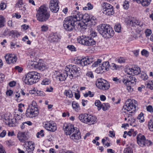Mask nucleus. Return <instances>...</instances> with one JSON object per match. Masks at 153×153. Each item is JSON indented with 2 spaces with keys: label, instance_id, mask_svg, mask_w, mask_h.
<instances>
[{
  "label": "nucleus",
  "instance_id": "obj_50",
  "mask_svg": "<svg viewBox=\"0 0 153 153\" xmlns=\"http://www.w3.org/2000/svg\"><path fill=\"white\" fill-rule=\"evenodd\" d=\"M145 33L146 36H149L152 34V32L150 29H147L145 31Z\"/></svg>",
  "mask_w": 153,
  "mask_h": 153
},
{
  "label": "nucleus",
  "instance_id": "obj_1",
  "mask_svg": "<svg viewBox=\"0 0 153 153\" xmlns=\"http://www.w3.org/2000/svg\"><path fill=\"white\" fill-rule=\"evenodd\" d=\"M80 68L75 65H69L65 68V71L62 74H58L56 78L60 81H65L68 76L71 79L76 78L79 74Z\"/></svg>",
  "mask_w": 153,
  "mask_h": 153
},
{
  "label": "nucleus",
  "instance_id": "obj_3",
  "mask_svg": "<svg viewBox=\"0 0 153 153\" xmlns=\"http://www.w3.org/2000/svg\"><path fill=\"white\" fill-rule=\"evenodd\" d=\"M71 16L75 20L76 23L78 24L77 28L78 30H83V29H86V17L85 15H82L79 12L74 10Z\"/></svg>",
  "mask_w": 153,
  "mask_h": 153
},
{
  "label": "nucleus",
  "instance_id": "obj_6",
  "mask_svg": "<svg viewBox=\"0 0 153 153\" xmlns=\"http://www.w3.org/2000/svg\"><path fill=\"white\" fill-rule=\"evenodd\" d=\"M40 78V74L36 72H30L25 75L23 78V81L28 85H31L38 82Z\"/></svg>",
  "mask_w": 153,
  "mask_h": 153
},
{
  "label": "nucleus",
  "instance_id": "obj_15",
  "mask_svg": "<svg viewBox=\"0 0 153 153\" xmlns=\"http://www.w3.org/2000/svg\"><path fill=\"white\" fill-rule=\"evenodd\" d=\"M4 58L6 63L9 64L15 63L17 59V57L15 55L9 53L5 55Z\"/></svg>",
  "mask_w": 153,
  "mask_h": 153
},
{
  "label": "nucleus",
  "instance_id": "obj_42",
  "mask_svg": "<svg viewBox=\"0 0 153 153\" xmlns=\"http://www.w3.org/2000/svg\"><path fill=\"white\" fill-rule=\"evenodd\" d=\"M101 62L102 60L100 59H98L97 61L94 62V63L93 64L92 66L93 67H96L101 63Z\"/></svg>",
  "mask_w": 153,
  "mask_h": 153
},
{
  "label": "nucleus",
  "instance_id": "obj_16",
  "mask_svg": "<svg viewBox=\"0 0 153 153\" xmlns=\"http://www.w3.org/2000/svg\"><path fill=\"white\" fill-rule=\"evenodd\" d=\"M126 73L129 74L133 76L137 75L141 72L140 69L138 67H134L131 68L126 69Z\"/></svg>",
  "mask_w": 153,
  "mask_h": 153
},
{
  "label": "nucleus",
  "instance_id": "obj_49",
  "mask_svg": "<svg viewBox=\"0 0 153 153\" xmlns=\"http://www.w3.org/2000/svg\"><path fill=\"white\" fill-rule=\"evenodd\" d=\"M96 71L98 73H102L105 72L103 71V69L101 66H100L96 69Z\"/></svg>",
  "mask_w": 153,
  "mask_h": 153
},
{
  "label": "nucleus",
  "instance_id": "obj_31",
  "mask_svg": "<svg viewBox=\"0 0 153 153\" xmlns=\"http://www.w3.org/2000/svg\"><path fill=\"white\" fill-rule=\"evenodd\" d=\"M102 5L103 8V11L104 10H106L107 9H109V8L113 7V6L111 5L106 2L103 3Z\"/></svg>",
  "mask_w": 153,
  "mask_h": 153
},
{
  "label": "nucleus",
  "instance_id": "obj_9",
  "mask_svg": "<svg viewBox=\"0 0 153 153\" xmlns=\"http://www.w3.org/2000/svg\"><path fill=\"white\" fill-rule=\"evenodd\" d=\"M77 23L72 16H69L65 19L63 22V26L67 30L71 31L77 27Z\"/></svg>",
  "mask_w": 153,
  "mask_h": 153
},
{
  "label": "nucleus",
  "instance_id": "obj_27",
  "mask_svg": "<svg viewBox=\"0 0 153 153\" xmlns=\"http://www.w3.org/2000/svg\"><path fill=\"white\" fill-rule=\"evenodd\" d=\"M6 121L5 123L8 124L10 126H13L15 125L16 122V119H13L10 120L9 118H7V119H5Z\"/></svg>",
  "mask_w": 153,
  "mask_h": 153
},
{
  "label": "nucleus",
  "instance_id": "obj_45",
  "mask_svg": "<svg viewBox=\"0 0 153 153\" xmlns=\"http://www.w3.org/2000/svg\"><path fill=\"white\" fill-rule=\"evenodd\" d=\"M123 6L125 9H128L129 7L128 2L126 1H124L123 4Z\"/></svg>",
  "mask_w": 153,
  "mask_h": 153
},
{
  "label": "nucleus",
  "instance_id": "obj_41",
  "mask_svg": "<svg viewBox=\"0 0 153 153\" xmlns=\"http://www.w3.org/2000/svg\"><path fill=\"white\" fill-rule=\"evenodd\" d=\"M94 61V58L91 56L88 57L87 58V64H89L92 63Z\"/></svg>",
  "mask_w": 153,
  "mask_h": 153
},
{
  "label": "nucleus",
  "instance_id": "obj_30",
  "mask_svg": "<svg viewBox=\"0 0 153 153\" xmlns=\"http://www.w3.org/2000/svg\"><path fill=\"white\" fill-rule=\"evenodd\" d=\"M148 127L149 130L153 131V118L150 119L148 122Z\"/></svg>",
  "mask_w": 153,
  "mask_h": 153
},
{
  "label": "nucleus",
  "instance_id": "obj_28",
  "mask_svg": "<svg viewBox=\"0 0 153 153\" xmlns=\"http://www.w3.org/2000/svg\"><path fill=\"white\" fill-rule=\"evenodd\" d=\"M103 69V71L105 72L106 71H107L109 68V64L108 62H103L102 65L101 66Z\"/></svg>",
  "mask_w": 153,
  "mask_h": 153
},
{
  "label": "nucleus",
  "instance_id": "obj_23",
  "mask_svg": "<svg viewBox=\"0 0 153 153\" xmlns=\"http://www.w3.org/2000/svg\"><path fill=\"white\" fill-rule=\"evenodd\" d=\"M34 67L40 71H43L46 68L45 65L43 63L39 62L36 64L34 65Z\"/></svg>",
  "mask_w": 153,
  "mask_h": 153
},
{
  "label": "nucleus",
  "instance_id": "obj_57",
  "mask_svg": "<svg viewBox=\"0 0 153 153\" xmlns=\"http://www.w3.org/2000/svg\"><path fill=\"white\" fill-rule=\"evenodd\" d=\"M94 92L88 91V92H87V97L89 96L90 97H92L94 96Z\"/></svg>",
  "mask_w": 153,
  "mask_h": 153
},
{
  "label": "nucleus",
  "instance_id": "obj_43",
  "mask_svg": "<svg viewBox=\"0 0 153 153\" xmlns=\"http://www.w3.org/2000/svg\"><path fill=\"white\" fill-rule=\"evenodd\" d=\"M123 153H133V150L130 147H127L125 149Z\"/></svg>",
  "mask_w": 153,
  "mask_h": 153
},
{
  "label": "nucleus",
  "instance_id": "obj_8",
  "mask_svg": "<svg viewBox=\"0 0 153 153\" xmlns=\"http://www.w3.org/2000/svg\"><path fill=\"white\" fill-rule=\"evenodd\" d=\"M39 114V110L36 102L33 101L27 108L26 112V116L27 117L33 118Z\"/></svg>",
  "mask_w": 153,
  "mask_h": 153
},
{
  "label": "nucleus",
  "instance_id": "obj_58",
  "mask_svg": "<svg viewBox=\"0 0 153 153\" xmlns=\"http://www.w3.org/2000/svg\"><path fill=\"white\" fill-rule=\"evenodd\" d=\"M147 111L151 113L153 111V108L152 106L149 105L146 108Z\"/></svg>",
  "mask_w": 153,
  "mask_h": 153
},
{
  "label": "nucleus",
  "instance_id": "obj_24",
  "mask_svg": "<svg viewBox=\"0 0 153 153\" xmlns=\"http://www.w3.org/2000/svg\"><path fill=\"white\" fill-rule=\"evenodd\" d=\"M137 2L139 4H141L143 6L146 7L150 4L149 0H136Z\"/></svg>",
  "mask_w": 153,
  "mask_h": 153
},
{
  "label": "nucleus",
  "instance_id": "obj_29",
  "mask_svg": "<svg viewBox=\"0 0 153 153\" xmlns=\"http://www.w3.org/2000/svg\"><path fill=\"white\" fill-rule=\"evenodd\" d=\"M79 120L82 122L85 123H86V116L85 114H80L78 117Z\"/></svg>",
  "mask_w": 153,
  "mask_h": 153
},
{
  "label": "nucleus",
  "instance_id": "obj_59",
  "mask_svg": "<svg viewBox=\"0 0 153 153\" xmlns=\"http://www.w3.org/2000/svg\"><path fill=\"white\" fill-rule=\"evenodd\" d=\"M118 62L120 63H124L125 62V59L123 57H120L117 59Z\"/></svg>",
  "mask_w": 153,
  "mask_h": 153
},
{
  "label": "nucleus",
  "instance_id": "obj_35",
  "mask_svg": "<svg viewBox=\"0 0 153 153\" xmlns=\"http://www.w3.org/2000/svg\"><path fill=\"white\" fill-rule=\"evenodd\" d=\"M140 77L143 80H147L148 78V77L146 73L143 71H142L141 72Z\"/></svg>",
  "mask_w": 153,
  "mask_h": 153
},
{
  "label": "nucleus",
  "instance_id": "obj_25",
  "mask_svg": "<svg viewBox=\"0 0 153 153\" xmlns=\"http://www.w3.org/2000/svg\"><path fill=\"white\" fill-rule=\"evenodd\" d=\"M85 63H86V58L85 57L81 59H77L76 61V63L77 64L80 65L82 66H84L85 65Z\"/></svg>",
  "mask_w": 153,
  "mask_h": 153
},
{
  "label": "nucleus",
  "instance_id": "obj_11",
  "mask_svg": "<svg viewBox=\"0 0 153 153\" xmlns=\"http://www.w3.org/2000/svg\"><path fill=\"white\" fill-rule=\"evenodd\" d=\"M129 25L133 27H136L138 30V32H140L145 28L146 25L139 20L133 18L129 21Z\"/></svg>",
  "mask_w": 153,
  "mask_h": 153
},
{
  "label": "nucleus",
  "instance_id": "obj_40",
  "mask_svg": "<svg viewBox=\"0 0 153 153\" xmlns=\"http://www.w3.org/2000/svg\"><path fill=\"white\" fill-rule=\"evenodd\" d=\"M67 48L71 51H76V48L73 45H68L67 46Z\"/></svg>",
  "mask_w": 153,
  "mask_h": 153
},
{
  "label": "nucleus",
  "instance_id": "obj_4",
  "mask_svg": "<svg viewBox=\"0 0 153 153\" xmlns=\"http://www.w3.org/2000/svg\"><path fill=\"white\" fill-rule=\"evenodd\" d=\"M65 133L67 135H70V138L75 142L81 138V135L79 130L76 127H74L72 125H68L65 128Z\"/></svg>",
  "mask_w": 153,
  "mask_h": 153
},
{
  "label": "nucleus",
  "instance_id": "obj_47",
  "mask_svg": "<svg viewBox=\"0 0 153 153\" xmlns=\"http://www.w3.org/2000/svg\"><path fill=\"white\" fill-rule=\"evenodd\" d=\"M44 131L41 130L39 132H38L36 134V136L37 138H39L40 136L43 137L44 136L43 133Z\"/></svg>",
  "mask_w": 153,
  "mask_h": 153
},
{
  "label": "nucleus",
  "instance_id": "obj_21",
  "mask_svg": "<svg viewBox=\"0 0 153 153\" xmlns=\"http://www.w3.org/2000/svg\"><path fill=\"white\" fill-rule=\"evenodd\" d=\"M17 137L19 140L22 142H24L27 140V137L24 132H19L17 134Z\"/></svg>",
  "mask_w": 153,
  "mask_h": 153
},
{
  "label": "nucleus",
  "instance_id": "obj_7",
  "mask_svg": "<svg viewBox=\"0 0 153 153\" xmlns=\"http://www.w3.org/2000/svg\"><path fill=\"white\" fill-rule=\"evenodd\" d=\"M36 16L37 20L39 21L44 22L48 19L50 14L47 11V7L44 5H42L38 9Z\"/></svg>",
  "mask_w": 153,
  "mask_h": 153
},
{
  "label": "nucleus",
  "instance_id": "obj_64",
  "mask_svg": "<svg viewBox=\"0 0 153 153\" xmlns=\"http://www.w3.org/2000/svg\"><path fill=\"white\" fill-rule=\"evenodd\" d=\"M13 91L11 90H8L6 91V94L7 95L10 96L12 94Z\"/></svg>",
  "mask_w": 153,
  "mask_h": 153
},
{
  "label": "nucleus",
  "instance_id": "obj_46",
  "mask_svg": "<svg viewBox=\"0 0 153 153\" xmlns=\"http://www.w3.org/2000/svg\"><path fill=\"white\" fill-rule=\"evenodd\" d=\"M23 3L22 0L19 1L16 4V7H22V5H23Z\"/></svg>",
  "mask_w": 153,
  "mask_h": 153
},
{
  "label": "nucleus",
  "instance_id": "obj_56",
  "mask_svg": "<svg viewBox=\"0 0 153 153\" xmlns=\"http://www.w3.org/2000/svg\"><path fill=\"white\" fill-rule=\"evenodd\" d=\"M144 143L145 146H149L152 145V143L151 141L146 139Z\"/></svg>",
  "mask_w": 153,
  "mask_h": 153
},
{
  "label": "nucleus",
  "instance_id": "obj_54",
  "mask_svg": "<svg viewBox=\"0 0 153 153\" xmlns=\"http://www.w3.org/2000/svg\"><path fill=\"white\" fill-rule=\"evenodd\" d=\"M111 68L113 70H116L119 68V66L115 64L112 63L111 66Z\"/></svg>",
  "mask_w": 153,
  "mask_h": 153
},
{
  "label": "nucleus",
  "instance_id": "obj_63",
  "mask_svg": "<svg viewBox=\"0 0 153 153\" xmlns=\"http://www.w3.org/2000/svg\"><path fill=\"white\" fill-rule=\"evenodd\" d=\"M0 153H6L2 146L0 144Z\"/></svg>",
  "mask_w": 153,
  "mask_h": 153
},
{
  "label": "nucleus",
  "instance_id": "obj_39",
  "mask_svg": "<svg viewBox=\"0 0 153 153\" xmlns=\"http://www.w3.org/2000/svg\"><path fill=\"white\" fill-rule=\"evenodd\" d=\"M51 83L50 80L48 79L45 78L42 81L41 84L43 85H48Z\"/></svg>",
  "mask_w": 153,
  "mask_h": 153
},
{
  "label": "nucleus",
  "instance_id": "obj_12",
  "mask_svg": "<svg viewBox=\"0 0 153 153\" xmlns=\"http://www.w3.org/2000/svg\"><path fill=\"white\" fill-rule=\"evenodd\" d=\"M96 85L98 88L102 90H107L110 87L109 83L102 79H97L96 81Z\"/></svg>",
  "mask_w": 153,
  "mask_h": 153
},
{
  "label": "nucleus",
  "instance_id": "obj_36",
  "mask_svg": "<svg viewBox=\"0 0 153 153\" xmlns=\"http://www.w3.org/2000/svg\"><path fill=\"white\" fill-rule=\"evenodd\" d=\"M143 115L144 114L143 113H141L137 117V119L140 120V122H143L144 121Z\"/></svg>",
  "mask_w": 153,
  "mask_h": 153
},
{
  "label": "nucleus",
  "instance_id": "obj_2",
  "mask_svg": "<svg viewBox=\"0 0 153 153\" xmlns=\"http://www.w3.org/2000/svg\"><path fill=\"white\" fill-rule=\"evenodd\" d=\"M94 19L89 17L87 18V45H95L96 42L92 39V37H95L97 35V33L93 30V25L94 23Z\"/></svg>",
  "mask_w": 153,
  "mask_h": 153
},
{
  "label": "nucleus",
  "instance_id": "obj_53",
  "mask_svg": "<svg viewBox=\"0 0 153 153\" xmlns=\"http://www.w3.org/2000/svg\"><path fill=\"white\" fill-rule=\"evenodd\" d=\"M95 105L98 108H101L102 104H101V102L99 100H96L95 101Z\"/></svg>",
  "mask_w": 153,
  "mask_h": 153
},
{
  "label": "nucleus",
  "instance_id": "obj_38",
  "mask_svg": "<svg viewBox=\"0 0 153 153\" xmlns=\"http://www.w3.org/2000/svg\"><path fill=\"white\" fill-rule=\"evenodd\" d=\"M114 30L115 31L117 32H120L121 29V26L120 24H117L114 26Z\"/></svg>",
  "mask_w": 153,
  "mask_h": 153
},
{
  "label": "nucleus",
  "instance_id": "obj_52",
  "mask_svg": "<svg viewBox=\"0 0 153 153\" xmlns=\"http://www.w3.org/2000/svg\"><path fill=\"white\" fill-rule=\"evenodd\" d=\"M87 76L91 79L94 78V76L92 71H88L87 73Z\"/></svg>",
  "mask_w": 153,
  "mask_h": 153
},
{
  "label": "nucleus",
  "instance_id": "obj_14",
  "mask_svg": "<svg viewBox=\"0 0 153 153\" xmlns=\"http://www.w3.org/2000/svg\"><path fill=\"white\" fill-rule=\"evenodd\" d=\"M58 0H51L49 5V8L51 11L53 13H57L59 9Z\"/></svg>",
  "mask_w": 153,
  "mask_h": 153
},
{
  "label": "nucleus",
  "instance_id": "obj_26",
  "mask_svg": "<svg viewBox=\"0 0 153 153\" xmlns=\"http://www.w3.org/2000/svg\"><path fill=\"white\" fill-rule=\"evenodd\" d=\"M104 14L108 16H110L113 15L114 13L113 7L109 8V9L104 10L103 11Z\"/></svg>",
  "mask_w": 153,
  "mask_h": 153
},
{
  "label": "nucleus",
  "instance_id": "obj_48",
  "mask_svg": "<svg viewBox=\"0 0 153 153\" xmlns=\"http://www.w3.org/2000/svg\"><path fill=\"white\" fill-rule=\"evenodd\" d=\"M6 7V4L4 2H1L0 5V10H4Z\"/></svg>",
  "mask_w": 153,
  "mask_h": 153
},
{
  "label": "nucleus",
  "instance_id": "obj_37",
  "mask_svg": "<svg viewBox=\"0 0 153 153\" xmlns=\"http://www.w3.org/2000/svg\"><path fill=\"white\" fill-rule=\"evenodd\" d=\"M101 108L103 111H105L109 109V105L108 103H103L102 104Z\"/></svg>",
  "mask_w": 153,
  "mask_h": 153
},
{
  "label": "nucleus",
  "instance_id": "obj_10",
  "mask_svg": "<svg viewBox=\"0 0 153 153\" xmlns=\"http://www.w3.org/2000/svg\"><path fill=\"white\" fill-rule=\"evenodd\" d=\"M137 105V102L135 100H131L130 99H128L126 101L125 105L123 106V110L125 113L127 111H131L129 113H132L136 110Z\"/></svg>",
  "mask_w": 153,
  "mask_h": 153
},
{
  "label": "nucleus",
  "instance_id": "obj_34",
  "mask_svg": "<svg viewBox=\"0 0 153 153\" xmlns=\"http://www.w3.org/2000/svg\"><path fill=\"white\" fill-rule=\"evenodd\" d=\"M72 106L74 109H75L76 111H78L79 110V105L76 102L74 101L72 103Z\"/></svg>",
  "mask_w": 153,
  "mask_h": 153
},
{
  "label": "nucleus",
  "instance_id": "obj_20",
  "mask_svg": "<svg viewBox=\"0 0 153 153\" xmlns=\"http://www.w3.org/2000/svg\"><path fill=\"white\" fill-rule=\"evenodd\" d=\"M61 36L58 34L56 33H53L51 35L50 39H51V42H54L57 41L58 39H60Z\"/></svg>",
  "mask_w": 153,
  "mask_h": 153
},
{
  "label": "nucleus",
  "instance_id": "obj_44",
  "mask_svg": "<svg viewBox=\"0 0 153 153\" xmlns=\"http://www.w3.org/2000/svg\"><path fill=\"white\" fill-rule=\"evenodd\" d=\"M147 86L151 90H153V81H149L147 84Z\"/></svg>",
  "mask_w": 153,
  "mask_h": 153
},
{
  "label": "nucleus",
  "instance_id": "obj_18",
  "mask_svg": "<svg viewBox=\"0 0 153 153\" xmlns=\"http://www.w3.org/2000/svg\"><path fill=\"white\" fill-rule=\"evenodd\" d=\"M146 139L145 136L141 134H139L137 136V144L141 147L145 146V142Z\"/></svg>",
  "mask_w": 153,
  "mask_h": 153
},
{
  "label": "nucleus",
  "instance_id": "obj_51",
  "mask_svg": "<svg viewBox=\"0 0 153 153\" xmlns=\"http://www.w3.org/2000/svg\"><path fill=\"white\" fill-rule=\"evenodd\" d=\"M93 8V5L92 4L90 3L89 2L87 4V8L88 10L92 9Z\"/></svg>",
  "mask_w": 153,
  "mask_h": 153
},
{
  "label": "nucleus",
  "instance_id": "obj_61",
  "mask_svg": "<svg viewBox=\"0 0 153 153\" xmlns=\"http://www.w3.org/2000/svg\"><path fill=\"white\" fill-rule=\"evenodd\" d=\"M6 131L5 130H3L0 133V137H3L6 135Z\"/></svg>",
  "mask_w": 153,
  "mask_h": 153
},
{
  "label": "nucleus",
  "instance_id": "obj_62",
  "mask_svg": "<svg viewBox=\"0 0 153 153\" xmlns=\"http://www.w3.org/2000/svg\"><path fill=\"white\" fill-rule=\"evenodd\" d=\"M53 88L52 87L50 86L49 87H47L46 90V91L48 92H51L53 91Z\"/></svg>",
  "mask_w": 153,
  "mask_h": 153
},
{
  "label": "nucleus",
  "instance_id": "obj_33",
  "mask_svg": "<svg viewBox=\"0 0 153 153\" xmlns=\"http://www.w3.org/2000/svg\"><path fill=\"white\" fill-rule=\"evenodd\" d=\"M5 22V19L3 16L0 15V28L4 26Z\"/></svg>",
  "mask_w": 153,
  "mask_h": 153
},
{
  "label": "nucleus",
  "instance_id": "obj_19",
  "mask_svg": "<svg viewBox=\"0 0 153 153\" xmlns=\"http://www.w3.org/2000/svg\"><path fill=\"white\" fill-rule=\"evenodd\" d=\"M87 124L88 125L93 124L96 122V117L91 115H88L87 114Z\"/></svg>",
  "mask_w": 153,
  "mask_h": 153
},
{
  "label": "nucleus",
  "instance_id": "obj_32",
  "mask_svg": "<svg viewBox=\"0 0 153 153\" xmlns=\"http://www.w3.org/2000/svg\"><path fill=\"white\" fill-rule=\"evenodd\" d=\"M64 94L69 98H72L73 94L72 91L70 90H66L64 92Z\"/></svg>",
  "mask_w": 153,
  "mask_h": 153
},
{
  "label": "nucleus",
  "instance_id": "obj_5",
  "mask_svg": "<svg viewBox=\"0 0 153 153\" xmlns=\"http://www.w3.org/2000/svg\"><path fill=\"white\" fill-rule=\"evenodd\" d=\"M97 30L100 34L105 38H110L112 36L114 31L110 25L105 24L97 26Z\"/></svg>",
  "mask_w": 153,
  "mask_h": 153
},
{
  "label": "nucleus",
  "instance_id": "obj_22",
  "mask_svg": "<svg viewBox=\"0 0 153 153\" xmlns=\"http://www.w3.org/2000/svg\"><path fill=\"white\" fill-rule=\"evenodd\" d=\"M78 42L84 45H86V36L82 35L79 37L77 39Z\"/></svg>",
  "mask_w": 153,
  "mask_h": 153
},
{
  "label": "nucleus",
  "instance_id": "obj_13",
  "mask_svg": "<svg viewBox=\"0 0 153 153\" xmlns=\"http://www.w3.org/2000/svg\"><path fill=\"white\" fill-rule=\"evenodd\" d=\"M137 80L134 77L130 75L123 79L122 82L126 85H128L133 86L136 84Z\"/></svg>",
  "mask_w": 153,
  "mask_h": 153
},
{
  "label": "nucleus",
  "instance_id": "obj_60",
  "mask_svg": "<svg viewBox=\"0 0 153 153\" xmlns=\"http://www.w3.org/2000/svg\"><path fill=\"white\" fill-rule=\"evenodd\" d=\"M126 86V88L128 92H131L133 91V89L131 87L132 86L127 85Z\"/></svg>",
  "mask_w": 153,
  "mask_h": 153
},
{
  "label": "nucleus",
  "instance_id": "obj_55",
  "mask_svg": "<svg viewBox=\"0 0 153 153\" xmlns=\"http://www.w3.org/2000/svg\"><path fill=\"white\" fill-rule=\"evenodd\" d=\"M41 31H47L48 29V27L47 25H43L41 27Z\"/></svg>",
  "mask_w": 153,
  "mask_h": 153
},
{
  "label": "nucleus",
  "instance_id": "obj_17",
  "mask_svg": "<svg viewBox=\"0 0 153 153\" xmlns=\"http://www.w3.org/2000/svg\"><path fill=\"white\" fill-rule=\"evenodd\" d=\"M45 127L46 130L52 132L55 131L57 129L56 124L52 121L47 122L45 125Z\"/></svg>",
  "mask_w": 153,
  "mask_h": 153
}]
</instances>
